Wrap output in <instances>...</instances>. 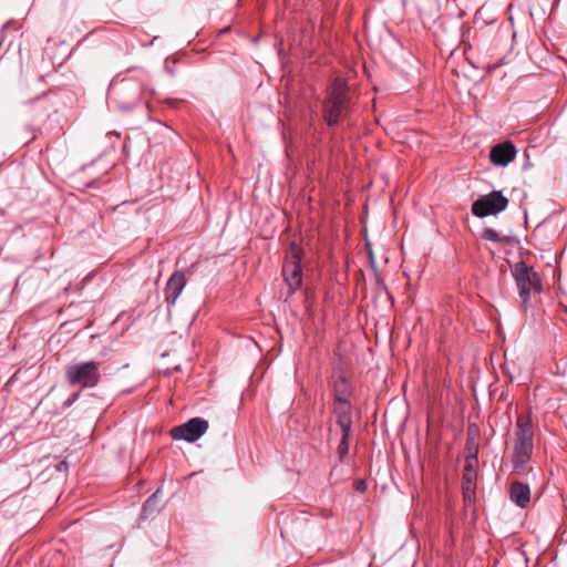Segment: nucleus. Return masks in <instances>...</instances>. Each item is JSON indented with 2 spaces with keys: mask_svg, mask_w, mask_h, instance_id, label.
Returning a JSON list of instances; mask_svg holds the SVG:
<instances>
[{
  "mask_svg": "<svg viewBox=\"0 0 567 567\" xmlns=\"http://www.w3.org/2000/svg\"><path fill=\"white\" fill-rule=\"evenodd\" d=\"M186 286L185 274L182 270H176L168 278L164 288L165 301L168 305H174Z\"/></svg>",
  "mask_w": 567,
  "mask_h": 567,
  "instance_id": "obj_11",
  "label": "nucleus"
},
{
  "mask_svg": "<svg viewBox=\"0 0 567 567\" xmlns=\"http://www.w3.org/2000/svg\"><path fill=\"white\" fill-rule=\"evenodd\" d=\"M511 499L519 507L524 508L530 501V489L527 484L514 482L511 485Z\"/></svg>",
  "mask_w": 567,
  "mask_h": 567,
  "instance_id": "obj_14",
  "label": "nucleus"
},
{
  "mask_svg": "<svg viewBox=\"0 0 567 567\" xmlns=\"http://www.w3.org/2000/svg\"><path fill=\"white\" fill-rule=\"evenodd\" d=\"M465 450V462L478 463L480 433L476 426L470 425L467 429Z\"/></svg>",
  "mask_w": 567,
  "mask_h": 567,
  "instance_id": "obj_13",
  "label": "nucleus"
},
{
  "mask_svg": "<svg viewBox=\"0 0 567 567\" xmlns=\"http://www.w3.org/2000/svg\"><path fill=\"white\" fill-rule=\"evenodd\" d=\"M144 92L140 81L124 79L112 85L109 95L120 110L130 111L143 103ZM144 105L147 107L148 101H144Z\"/></svg>",
  "mask_w": 567,
  "mask_h": 567,
  "instance_id": "obj_2",
  "label": "nucleus"
},
{
  "mask_svg": "<svg viewBox=\"0 0 567 567\" xmlns=\"http://www.w3.org/2000/svg\"><path fill=\"white\" fill-rule=\"evenodd\" d=\"M337 424L340 426L342 436L337 447L340 462H344L349 453V440L352 427V416L349 410L338 411Z\"/></svg>",
  "mask_w": 567,
  "mask_h": 567,
  "instance_id": "obj_9",
  "label": "nucleus"
},
{
  "mask_svg": "<svg viewBox=\"0 0 567 567\" xmlns=\"http://www.w3.org/2000/svg\"><path fill=\"white\" fill-rule=\"evenodd\" d=\"M336 401H337L338 403L342 404V405H346V408H344V409H338V410H336V413H337V414H338V411H344V410H349V411L351 412V406H350V404H349L348 400H347L344 396H342V395H337Z\"/></svg>",
  "mask_w": 567,
  "mask_h": 567,
  "instance_id": "obj_17",
  "label": "nucleus"
},
{
  "mask_svg": "<svg viewBox=\"0 0 567 567\" xmlns=\"http://www.w3.org/2000/svg\"><path fill=\"white\" fill-rule=\"evenodd\" d=\"M354 489L359 493H363L367 489V484L362 480H358L354 482Z\"/></svg>",
  "mask_w": 567,
  "mask_h": 567,
  "instance_id": "obj_18",
  "label": "nucleus"
},
{
  "mask_svg": "<svg viewBox=\"0 0 567 567\" xmlns=\"http://www.w3.org/2000/svg\"><path fill=\"white\" fill-rule=\"evenodd\" d=\"M65 379L70 385L94 388L101 380L99 363L87 361L70 364L65 369Z\"/></svg>",
  "mask_w": 567,
  "mask_h": 567,
  "instance_id": "obj_5",
  "label": "nucleus"
},
{
  "mask_svg": "<svg viewBox=\"0 0 567 567\" xmlns=\"http://www.w3.org/2000/svg\"><path fill=\"white\" fill-rule=\"evenodd\" d=\"M348 85L344 79L337 78L324 103V117L329 126L336 125L348 109Z\"/></svg>",
  "mask_w": 567,
  "mask_h": 567,
  "instance_id": "obj_4",
  "label": "nucleus"
},
{
  "mask_svg": "<svg viewBox=\"0 0 567 567\" xmlns=\"http://www.w3.org/2000/svg\"><path fill=\"white\" fill-rule=\"evenodd\" d=\"M477 463L465 462L464 463V473L462 478V492L463 498L466 504H471L475 498V489H476V472L475 466Z\"/></svg>",
  "mask_w": 567,
  "mask_h": 567,
  "instance_id": "obj_12",
  "label": "nucleus"
},
{
  "mask_svg": "<svg viewBox=\"0 0 567 567\" xmlns=\"http://www.w3.org/2000/svg\"><path fill=\"white\" fill-rule=\"evenodd\" d=\"M517 151L511 141H505L492 146L489 151V161L495 166L505 167L516 157Z\"/></svg>",
  "mask_w": 567,
  "mask_h": 567,
  "instance_id": "obj_10",
  "label": "nucleus"
},
{
  "mask_svg": "<svg viewBox=\"0 0 567 567\" xmlns=\"http://www.w3.org/2000/svg\"><path fill=\"white\" fill-rule=\"evenodd\" d=\"M208 430V421L202 417H193L186 423L171 430L174 440H185L189 443L197 441Z\"/></svg>",
  "mask_w": 567,
  "mask_h": 567,
  "instance_id": "obj_8",
  "label": "nucleus"
},
{
  "mask_svg": "<svg viewBox=\"0 0 567 567\" xmlns=\"http://www.w3.org/2000/svg\"><path fill=\"white\" fill-rule=\"evenodd\" d=\"M512 275L516 282L522 303L526 308L532 295L542 293V277L535 271L533 266H528L524 261H518L513 266Z\"/></svg>",
  "mask_w": 567,
  "mask_h": 567,
  "instance_id": "obj_3",
  "label": "nucleus"
},
{
  "mask_svg": "<svg viewBox=\"0 0 567 567\" xmlns=\"http://www.w3.org/2000/svg\"><path fill=\"white\" fill-rule=\"evenodd\" d=\"M161 489L158 488L155 493H153L144 503L142 508V518H148L159 511L157 506V495Z\"/></svg>",
  "mask_w": 567,
  "mask_h": 567,
  "instance_id": "obj_15",
  "label": "nucleus"
},
{
  "mask_svg": "<svg viewBox=\"0 0 567 567\" xmlns=\"http://www.w3.org/2000/svg\"><path fill=\"white\" fill-rule=\"evenodd\" d=\"M482 238L485 240L493 241V243H505V244L513 243V237H511V236L501 237L498 235V233L494 228H491V227H486L483 230Z\"/></svg>",
  "mask_w": 567,
  "mask_h": 567,
  "instance_id": "obj_16",
  "label": "nucleus"
},
{
  "mask_svg": "<svg viewBox=\"0 0 567 567\" xmlns=\"http://www.w3.org/2000/svg\"><path fill=\"white\" fill-rule=\"evenodd\" d=\"M302 249L293 241L286 249V272L289 270V277H286V284L289 287V292H295L301 287L302 282Z\"/></svg>",
  "mask_w": 567,
  "mask_h": 567,
  "instance_id": "obj_7",
  "label": "nucleus"
},
{
  "mask_svg": "<svg viewBox=\"0 0 567 567\" xmlns=\"http://www.w3.org/2000/svg\"><path fill=\"white\" fill-rule=\"evenodd\" d=\"M514 434L513 468L517 473H523L530 461L534 449L532 422L523 416H518L515 423Z\"/></svg>",
  "mask_w": 567,
  "mask_h": 567,
  "instance_id": "obj_1",
  "label": "nucleus"
},
{
  "mask_svg": "<svg viewBox=\"0 0 567 567\" xmlns=\"http://www.w3.org/2000/svg\"><path fill=\"white\" fill-rule=\"evenodd\" d=\"M508 206V198L501 190H493L486 195L480 196L472 204V213L478 218L491 215H497L504 212Z\"/></svg>",
  "mask_w": 567,
  "mask_h": 567,
  "instance_id": "obj_6",
  "label": "nucleus"
}]
</instances>
